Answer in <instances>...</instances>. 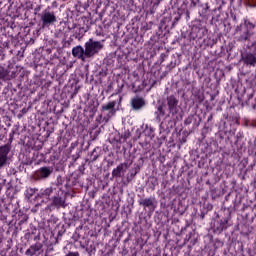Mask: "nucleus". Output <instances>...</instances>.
Segmentation results:
<instances>
[{
	"label": "nucleus",
	"mask_w": 256,
	"mask_h": 256,
	"mask_svg": "<svg viewBox=\"0 0 256 256\" xmlns=\"http://www.w3.org/2000/svg\"><path fill=\"white\" fill-rule=\"evenodd\" d=\"M101 49H103V43L93 41V39L90 38L89 41L85 43V57H94Z\"/></svg>",
	"instance_id": "1"
},
{
	"label": "nucleus",
	"mask_w": 256,
	"mask_h": 256,
	"mask_svg": "<svg viewBox=\"0 0 256 256\" xmlns=\"http://www.w3.org/2000/svg\"><path fill=\"white\" fill-rule=\"evenodd\" d=\"M41 21L44 26L51 25V23H55V21H57V18L55 17V13L45 11L42 13Z\"/></svg>",
	"instance_id": "2"
},
{
	"label": "nucleus",
	"mask_w": 256,
	"mask_h": 256,
	"mask_svg": "<svg viewBox=\"0 0 256 256\" xmlns=\"http://www.w3.org/2000/svg\"><path fill=\"white\" fill-rule=\"evenodd\" d=\"M9 146H1L0 147V167H3L5 163H7V155H9Z\"/></svg>",
	"instance_id": "3"
},
{
	"label": "nucleus",
	"mask_w": 256,
	"mask_h": 256,
	"mask_svg": "<svg viewBox=\"0 0 256 256\" xmlns=\"http://www.w3.org/2000/svg\"><path fill=\"white\" fill-rule=\"evenodd\" d=\"M72 55L73 57H77V59L85 61V49H83L81 46L74 47L72 49Z\"/></svg>",
	"instance_id": "4"
},
{
	"label": "nucleus",
	"mask_w": 256,
	"mask_h": 256,
	"mask_svg": "<svg viewBox=\"0 0 256 256\" xmlns=\"http://www.w3.org/2000/svg\"><path fill=\"white\" fill-rule=\"evenodd\" d=\"M242 61L246 63V65H251L252 67H255L256 65V57L255 55L251 53H246L242 55Z\"/></svg>",
	"instance_id": "5"
},
{
	"label": "nucleus",
	"mask_w": 256,
	"mask_h": 256,
	"mask_svg": "<svg viewBox=\"0 0 256 256\" xmlns=\"http://www.w3.org/2000/svg\"><path fill=\"white\" fill-rule=\"evenodd\" d=\"M103 111H109L108 117H113L115 113H117V110H115V101L109 102L108 104H105L102 106Z\"/></svg>",
	"instance_id": "6"
},
{
	"label": "nucleus",
	"mask_w": 256,
	"mask_h": 256,
	"mask_svg": "<svg viewBox=\"0 0 256 256\" xmlns=\"http://www.w3.org/2000/svg\"><path fill=\"white\" fill-rule=\"evenodd\" d=\"M132 108L136 111L141 109L142 107H145V100L142 98L136 97L131 100Z\"/></svg>",
	"instance_id": "7"
},
{
	"label": "nucleus",
	"mask_w": 256,
	"mask_h": 256,
	"mask_svg": "<svg viewBox=\"0 0 256 256\" xmlns=\"http://www.w3.org/2000/svg\"><path fill=\"white\" fill-rule=\"evenodd\" d=\"M52 173L53 169L49 167H42L38 170V177H40V179H47V177H49V175Z\"/></svg>",
	"instance_id": "8"
},
{
	"label": "nucleus",
	"mask_w": 256,
	"mask_h": 256,
	"mask_svg": "<svg viewBox=\"0 0 256 256\" xmlns=\"http://www.w3.org/2000/svg\"><path fill=\"white\" fill-rule=\"evenodd\" d=\"M178 103H179V100H177V98H175V96H169L167 98V105H168L170 111L175 110V108L177 107Z\"/></svg>",
	"instance_id": "9"
},
{
	"label": "nucleus",
	"mask_w": 256,
	"mask_h": 256,
	"mask_svg": "<svg viewBox=\"0 0 256 256\" xmlns=\"http://www.w3.org/2000/svg\"><path fill=\"white\" fill-rule=\"evenodd\" d=\"M37 251H41V244H34L30 246V248L26 250V255L33 256Z\"/></svg>",
	"instance_id": "10"
},
{
	"label": "nucleus",
	"mask_w": 256,
	"mask_h": 256,
	"mask_svg": "<svg viewBox=\"0 0 256 256\" xmlns=\"http://www.w3.org/2000/svg\"><path fill=\"white\" fill-rule=\"evenodd\" d=\"M52 203L56 207H65V200H63L61 197H54Z\"/></svg>",
	"instance_id": "11"
},
{
	"label": "nucleus",
	"mask_w": 256,
	"mask_h": 256,
	"mask_svg": "<svg viewBox=\"0 0 256 256\" xmlns=\"http://www.w3.org/2000/svg\"><path fill=\"white\" fill-rule=\"evenodd\" d=\"M154 203V200L152 198H146L141 200L140 204L143 205V207H152Z\"/></svg>",
	"instance_id": "12"
},
{
	"label": "nucleus",
	"mask_w": 256,
	"mask_h": 256,
	"mask_svg": "<svg viewBox=\"0 0 256 256\" xmlns=\"http://www.w3.org/2000/svg\"><path fill=\"white\" fill-rule=\"evenodd\" d=\"M122 171H123V164H120L119 166H117V167L112 171L113 177H120Z\"/></svg>",
	"instance_id": "13"
},
{
	"label": "nucleus",
	"mask_w": 256,
	"mask_h": 256,
	"mask_svg": "<svg viewBox=\"0 0 256 256\" xmlns=\"http://www.w3.org/2000/svg\"><path fill=\"white\" fill-rule=\"evenodd\" d=\"M51 193H52L51 188H46V189L40 190L38 195H39V197H49V195H51Z\"/></svg>",
	"instance_id": "14"
},
{
	"label": "nucleus",
	"mask_w": 256,
	"mask_h": 256,
	"mask_svg": "<svg viewBox=\"0 0 256 256\" xmlns=\"http://www.w3.org/2000/svg\"><path fill=\"white\" fill-rule=\"evenodd\" d=\"M9 75V71L5 69L4 67L0 66V79H7V76Z\"/></svg>",
	"instance_id": "15"
},
{
	"label": "nucleus",
	"mask_w": 256,
	"mask_h": 256,
	"mask_svg": "<svg viewBox=\"0 0 256 256\" xmlns=\"http://www.w3.org/2000/svg\"><path fill=\"white\" fill-rule=\"evenodd\" d=\"M157 115L158 117H163L165 115V113L163 112V107L159 106L158 110H157Z\"/></svg>",
	"instance_id": "16"
}]
</instances>
